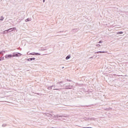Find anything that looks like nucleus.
<instances>
[{"label": "nucleus", "instance_id": "29", "mask_svg": "<svg viewBox=\"0 0 128 128\" xmlns=\"http://www.w3.org/2000/svg\"><path fill=\"white\" fill-rule=\"evenodd\" d=\"M64 67H62V68H64Z\"/></svg>", "mask_w": 128, "mask_h": 128}, {"label": "nucleus", "instance_id": "7", "mask_svg": "<svg viewBox=\"0 0 128 128\" xmlns=\"http://www.w3.org/2000/svg\"><path fill=\"white\" fill-rule=\"evenodd\" d=\"M106 52L98 51V52H95L94 54H106Z\"/></svg>", "mask_w": 128, "mask_h": 128}, {"label": "nucleus", "instance_id": "4", "mask_svg": "<svg viewBox=\"0 0 128 128\" xmlns=\"http://www.w3.org/2000/svg\"><path fill=\"white\" fill-rule=\"evenodd\" d=\"M13 58L12 54H7L5 56V58Z\"/></svg>", "mask_w": 128, "mask_h": 128}, {"label": "nucleus", "instance_id": "13", "mask_svg": "<svg viewBox=\"0 0 128 128\" xmlns=\"http://www.w3.org/2000/svg\"><path fill=\"white\" fill-rule=\"evenodd\" d=\"M124 34V32H117V34Z\"/></svg>", "mask_w": 128, "mask_h": 128}, {"label": "nucleus", "instance_id": "18", "mask_svg": "<svg viewBox=\"0 0 128 128\" xmlns=\"http://www.w3.org/2000/svg\"><path fill=\"white\" fill-rule=\"evenodd\" d=\"M4 17L1 16V18H0V20L2 21V20H4Z\"/></svg>", "mask_w": 128, "mask_h": 128}, {"label": "nucleus", "instance_id": "14", "mask_svg": "<svg viewBox=\"0 0 128 128\" xmlns=\"http://www.w3.org/2000/svg\"><path fill=\"white\" fill-rule=\"evenodd\" d=\"M31 20H30V18H28L26 20H25V22H30Z\"/></svg>", "mask_w": 128, "mask_h": 128}, {"label": "nucleus", "instance_id": "16", "mask_svg": "<svg viewBox=\"0 0 128 128\" xmlns=\"http://www.w3.org/2000/svg\"><path fill=\"white\" fill-rule=\"evenodd\" d=\"M6 126H8L7 124H3L2 125V126L3 128H6Z\"/></svg>", "mask_w": 128, "mask_h": 128}, {"label": "nucleus", "instance_id": "11", "mask_svg": "<svg viewBox=\"0 0 128 128\" xmlns=\"http://www.w3.org/2000/svg\"><path fill=\"white\" fill-rule=\"evenodd\" d=\"M70 54H68L66 58V60H70Z\"/></svg>", "mask_w": 128, "mask_h": 128}, {"label": "nucleus", "instance_id": "19", "mask_svg": "<svg viewBox=\"0 0 128 128\" xmlns=\"http://www.w3.org/2000/svg\"><path fill=\"white\" fill-rule=\"evenodd\" d=\"M0 58L2 60H4V57H1Z\"/></svg>", "mask_w": 128, "mask_h": 128}, {"label": "nucleus", "instance_id": "28", "mask_svg": "<svg viewBox=\"0 0 128 128\" xmlns=\"http://www.w3.org/2000/svg\"><path fill=\"white\" fill-rule=\"evenodd\" d=\"M54 90H58V89H56H56H54Z\"/></svg>", "mask_w": 128, "mask_h": 128}, {"label": "nucleus", "instance_id": "25", "mask_svg": "<svg viewBox=\"0 0 128 128\" xmlns=\"http://www.w3.org/2000/svg\"><path fill=\"white\" fill-rule=\"evenodd\" d=\"M57 118H60V116H58V115Z\"/></svg>", "mask_w": 128, "mask_h": 128}, {"label": "nucleus", "instance_id": "6", "mask_svg": "<svg viewBox=\"0 0 128 128\" xmlns=\"http://www.w3.org/2000/svg\"><path fill=\"white\" fill-rule=\"evenodd\" d=\"M72 32H78V28H74V29L72 30Z\"/></svg>", "mask_w": 128, "mask_h": 128}, {"label": "nucleus", "instance_id": "20", "mask_svg": "<svg viewBox=\"0 0 128 128\" xmlns=\"http://www.w3.org/2000/svg\"><path fill=\"white\" fill-rule=\"evenodd\" d=\"M96 46H98V47L100 46V44H97Z\"/></svg>", "mask_w": 128, "mask_h": 128}, {"label": "nucleus", "instance_id": "22", "mask_svg": "<svg viewBox=\"0 0 128 128\" xmlns=\"http://www.w3.org/2000/svg\"><path fill=\"white\" fill-rule=\"evenodd\" d=\"M36 94H38V96H40V93H36Z\"/></svg>", "mask_w": 128, "mask_h": 128}, {"label": "nucleus", "instance_id": "24", "mask_svg": "<svg viewBox=\"0 0 128 128\" xmlns=\"http://www.w3.org/2000/svg\"><path fill=\"white\" fill-rule=\"evenodd\" d=\"M42 50H46V49L45 48H43V49H42Z\"/></svg>", "mask_w": 128, "mask_h": 128}, {"label": "nucleus", "instance_id": "26", "mask_svg": "<svg viewBox=\"0 0 128 128\" xmlns=\"http://www.w3.org/2000/svg\"><path fill=\"white\" fill-rule=\"evenodd\" d=\"M43 2H46V0H42Z\"/></svg>", "mask_w": 128, "mask_h": 128}, {"label": "nucleus", "instance_id": "21", "mask_svg": "<svg viewBox=\"0 0 128 128\" xmlns=\"http://www.w3.org/2000/svg\"><path fill=\"white\" fill-rule=\"evenodd\" d=\"M102 40H100L98 44H102Z\"/></svg>", "mask_w": 128, "mask_h": 128}, {"label": "nucleus", "instance_id": "17", "mask_svg": "<svg viewBox=\"0 0 128 128\" xmlns=\"http://www.w3.org/2000/svg\"><path fill=\"white\" fill-rule=\"evenodd\" d=\"M52 86H48V90H52Z\"/></svg>", "mask_w": 128, "mask_h": 128}, {"label": "nucleus", "instance_id": "30", "mask_svg": "<svg viewBox=\"0 0 128 128\" xmlns=\"http://www.w3.org/2000/svg\"><path fill=\"white\" fill-rule=\"evenodd\" d=\"M62 83V82H60V84H61Z\"/></svg>", "mask_w": 128, "mask_h": 128}, {"label": "nucleus", "instance_id": "9", "mask_svg": "<svg viewBox=\"0 0 128 128\" xmlns=\"http://www.w3.org/2000/svg\"><path fill=\"white\" fill-rule=\"evenodd\" d=\"M27 54H28V56H35L36 52H33L30 53L29 54H28V52Z\"/></svg>", "mask_w": 128, "mask_h": 128}, {"label": "nucleus", "instance_id": "12", "mask_svg": "<svg viewBox=\"0 0 128 128\" xmlns=\"http://www.w3.org/2000/svg\"><path fill=\"white\" fill-rule=\"evenodd\" d=\"M6 54V51L4 50L0 51V54Z\"/></svg>", "mask_w": 128, "mask_h": 128}, {"label": "nucleus", "instance_id": "5", "mask_svg": "<svg viewBox=\"0 0 128 128\" xmlns=\"http://www.w3.org/2000/svg\"><path fill=\"white\" fill-rule=\"evenodd\" d=\"M36 60L35 58H32L26 59V60L28 62H32V60Z\"/></svg>", "mask_w": 128, "mask_h": 128}, {"label": "nucleus", "instance_id": "27", "mask_svg": "<svg viewBox=\"0 0 128 128\" xmlns=\"http://www.w3.org/2000/svg\"><path fill=\"white\" fill-rule=\"evenodd\" d=\"M1 60H2L1 58H0V62H1Z\"/></svg>", "mask_w": 128, "mask_h": 128}, {"label": "nucleus", "instance_id": "15", "mask_svg": "<svg viewBox=\"0 0 128 128\" xmlns=\"http://www.w3.org/2000/svg\"><path fill=\"white\" fill-rule=\"evenodd\" d=\"M35 56H40V54L38 53V52H35Z\"/></svg>", "mask_w": 128, "mask_h": 128}, {"label": "nucleus", "instance_id": "1", "mask_svg": "<svg viewBox=\"0 0 128 128\" xmlns=\"http://www.w3.org/2000/svg\"><path fill=\"white\" fill-rule=\"evenodd\" d=\"M65 82H68L65 83V88H72V86H70V84H72V80H66Z\"/></svg>", "mask_w": 128, "mask_h": 128}, {"label": "nucleus", "instance_id": "10", "mask_svg": "<svg viewBox=\"0 0 128 128\" xmlns=\"http://www.w3.org/2000/svg\"><path fill=\"white\" fill-rule=\"evenodd\" d=\"M84 120H94V118H87L86 117H84Z\"/></svg>", "mask_w": 128, "mask_h": 128}, {"label": "nucleus", "instance_id": "8", "mask_svg": "<svg viewBox=\"0 0 128 128\" xmlns=\"http://www.w3.org/2000/svg\"><path fill=\"white\" fill-rule=\"evenodd\" d=\"M44 114L46 116H50V118H52V114H48V113H45Z\"/></svg>", "mask_w": 128, "mask_h": 128}, {"label": "nucleus", "instance_id": "3", "mask_svg": "<svg viewBox=\"0 0 128 128\" xmlns=\"http://www.w3.org/2000/svg\"><path fill=\"white\" fill-rule=\"evenodd\" d=\"M16 30V28H10L7 30H5L4 31V32L5 34H8V32H12L13 30Z\"/></svg>", "mask_w": 128, "mask_h": 128}, {"label": "nucleus", "instance_id": "23", "mask_svg": "<svg viewBox=\"0 0 128 128\" xmlns=\"http://www.w3.org/2000/svg\"><path fill=\"white\" fill-rule=\"evenodd\" d=\"M90 58H90H94V56H92V57L90 58Z\"/></svg>", "mask_w": 128, "mask_h": 128}, {"label": "nucleus", "instance_id": "2", "mask_svg": "<svg viewBox=\"0 0 128 128\" xmlns=\"http://www.w3.org/2000/svg\"><path fill=\"white\" fill-rule=\"evenodd\" d=\"M12 56L13 58H18V56H22V54L20 52H15L12 53Z\"/></svg>", "mask_w": 128, "mask_h": 128}]
</instances>
